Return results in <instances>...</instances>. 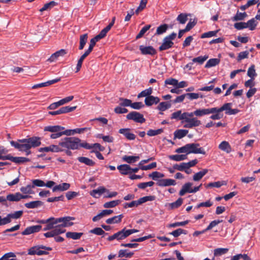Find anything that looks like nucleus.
Masks as SVG:
<instances>
[{"instance_id":"nucleus-1","label":"nucleus","mask_w":260,"mask_h":260,"mask_svg":"<svg viewBox=\"0 0 260 260\" xmlns=\"http://www.w3.org/2000/svg\"><path fill=\"white\" fill-rule=\"evenodd\" d=\"M41 138L38 137H32L23 139H18L17 141H10V144L19 151L24 152L26 155L31 153L30 149L31 148L39 147L41 144Z\"/></svg>"},{"instance_id":"nucleus-2","label":"nucleus","mask_w":260,"mask_h":260,"mask_svg":"<svg viewBox=\"0 0 260 260\" xmlns=\"http://www.w3.org/2000/svg\"><path fill=\"white\" fill-rule=\"evenodd\" d=\"M59 145L62 149L77 150L80 148H89L88 143L75 137H66L59 142Z\"/></svg>"},{"instance_id":"nucleus-3","label":"nucleus","mask_w":260,"mask_h":260,"mask_svg":"<svg viewBox=\"0 0 260 260\" xmlns=\"http://www.w3.org/2000/svg\"><path fill=\"white\" fill-rule=\"evenodd\" d=\"M194 114H195V116L198 117H202L212 114L210 118L212 120H219L221 119L223 116L222 113H219L218 107L198 109L195 110Z\"/></svg>"},{"instance_id":"nucleus-4","label":"nucleus","mask_w":260,"mask_h":260,"mask_svg":"<svg viewBox=\"0 0 260 260\" xmlns=\"http://www.w3.org/2000/svg\"><path fill=\"white\" fill-rule=\"evenodd\" d=\"M52 248L50 247H47L43 245H38L33 246L28 250V254L29 255H47L49 252L47 251H51Z\"/></svg>"},{"instance_id":"nucleus-5","label":"nucleus","mask_w":260,"mask_h":260,"mask_svg":"<svg viewBox=\"0 0 260 260\" xmlns=\"http://www.w3.org/2000/svg\"><path fill=\"white\" fill-rule=\"evenodd\" d=\"M155 200V196H144L137 201H133L130 203H125L124 205L125 208L137 207L147 201H151Z\"/></svg>"},{"instance_id":"nucleus-6","label":"nucleus","mask_w":260,"mask_h":260,"mask_svg":"<svg viewBox=\"0 0 260 260\" xmlns=\"http://www.w3.org/2000/svg\"><path fill=\"white\" fill-rule=\"evenodd\" d=\"M75 219L74 217L72 216H64L59 218H56L55 219V222L57 224L59 223L60 226L63 228L69 227L74 225V222L72 220Z\"/></svg>"},{"instance_id":"nucleus-7","label":"nucleus","mask_w":260,"mask_h":260,"mask_svg":"<svg viewBox=\"0 0 260 260\" xmlns=\"http://www.w3.org/2000/svg\"><path fill=\"white\" fill-rule=\"evenodd\" d=\"M192 185L193 184L190 182H187L184 184L182 186L181 189L180 190L179 195H184V194L187 193H195L198 190H199L200 188L202 186L201 184L199 186L192 187Z\"/></svg>"},{"instance_id":"nucleus-8","label":"nucleus","mask_w":260,"mask_h":260,"mask_svg":"<svg viewBox=\"0 0 260 260\" xmlns=\"http://www.w3.org/2000/svg\"><path fill=\"white\" fill-rule=\"evenodd\" d=\"M232 103H227L223 104L221 107L219 108V113H221L223 111H225V113L227 115H235L240 112L238 109H232L231 106Z\"/></svg>"},{"instance_id":"nucleus-9","label":"nucleus","mask_w":260,"mask_h":260,"mask_svg":"<svg viewBox=\"0 0 260 260\" xmlns=\"http://www.w3.org/2000/svg\"><path fill=\"white\" fill-rule=\"evenodd\" d=\"M126 118L128 120H133L136 122L142 123L145 121L143 115L136 111L129 112L126 115Z\"/></svg>"},{"instance_id":"nucleus-10","label":"nucleus","mask_w":260,"mask_h":260,"mask_svg":"<svg viewBox=\"0 0 260 260\" xmlns=\"http://www.w3.org/2000/svg\"><path fill=\"white\" fill-rule=\"evenodd\" d=\"M76 108L77 106L71 107L70 106H67L65 107H62L56 111H50L48 112V113L49 114L51 115H59L72 112L75 110L76 109Z\"/></svg>"},{"instance_id":"nucleus-11","label":"nucleus","mask_w":260,"mask_h":260,"mask_svg":"<svg viewBox=\"0 0 260 260\" xmlns=\"http://www.w3.org/2000/svg\"><path fill=\"white\" fill-rule=\"evenodd\" d=\"M189 153L194 154H205L206 152L202 147H200L199 143H189L188 144Z\"/></svg>"},{"instance_id":"nucleus-12","label":"nucleus","mask_w":260,"mask_h":260,"mask_svg":"<svg viewBox=\"0 0 260 260\" xmlns=\"http://www.w3.org/2000/svg\"><path fill=\"white\" fill-rule=\"evenodd\" d=\"M40 152H59L64 151V149L61 148V146L59 145H51L48 147L40 148L39 149Z\"/></svg>"},{"instance_id":"nucleus-13","label":"nucleus","mask_w":260,"mask_h":260,"mask_svg":"<svg viewBox=\"0 0 260 260\" xmlns=\"http://www.w3.org/2000/svg\"><path fill=\"white\" fill-rule=\"evenodd\" d=\"M139 49L143 55H154L156 54V50L151 46H144L140 45Z\"/></svg>"},{"instance_id":"nucleus-14","label":"nucleus","mask_w":260,"mask_h":260,"mask_svg":"<svg viewBox=\"0 0 260 260\" xmlns=\"http://www.w3.org/2000/svg\"><path fill=\"white\" fill-rule=\"evenodd\" d=\"M6 160H10L11 161L18 164L30 161V159L28 158L24 157H14L10 154L6 155Z\"/></svg>"},{"instance_id":"nucleus-15","label":"nucleus","mask_w":260,"mask_h":260,"mask_svg":"<svg viewBox=\"0 0 260 260\" xmlns=\"http://www.w3.org/2000/svg\"><path fill=\"white\" fill-rule=\"evenodd\" d=\"M42 226L40 225H32L26 228L22 233V235H28L40 231Z\"/></svg>"},{"instance_id":"nucleus-16","label":"nucleus","mask_w":260,"mask_h":260,"mask_svg":"<svg viewBox=\"0 0 260 260\" xmlns=\"http://www.w3.org/2000/svg\"><path fill=\"white\" fill-rule=\"evenodd\" d=\"M201 124V121L198 120L197 118L193 117L190 119H188L187 121L184 125L183 127L185 128H191L193 127L199 126Z\"/></svg>"},{"instance_id":"nucleus-17","label":"nucleus","mask_w":260,"mask_h":260,"mask_svg":"<svg viewBox=\"0 0 260 260\" xmlns=\"http://www.w3.org/2000/svg\"><path fill=\"white\" fill-rule=\"evenodd\" d=\"M174 43L173 41H170L166 37L162 40L161 45L159 47L158 49L160 51L168 50L173 47Z\"/></svg>"},{"instance_id":"nucleus-18","label":"nucleus","mask_w":260,"mask_h":260,"mask_svg":"<svg viewBox=\"0 0 260 260\" xmlns=\"http://www.w3.org/2000/svg\"><path fill=\"white\" fill-rule=\"evenodd\" d=\"M107 193L108 195H117V193L115 191L110 192L109 191L103 186H100L96 189H93L90 192V195H94L99 193V194Z\"/></svg>"},{"instance_id":"nucleus-19","label":"nucleus","mask_w":260,"mask_h":260,"mask_svg":"<svg viewBox=\"0 0 260 260\" xmlns=\"http://www.w3.org/2000/svg\"><path fill=\"white\" fill-rule=\"evenodd\" d=\"M159 101H160V99L158 97L151 95V96H147L146 98H145L144 102H145V104L147 106L150 107L154 104H155V105L157 104L158 103H159Z\"/></svg>"},{"instance_id":"nucleus-20","label":"nucleus","mask_w":260,"mask_h":260,"mask_svg":"<svg viewBox=\"0 0 260 260\" xmlns=\"http://www.w3.org/2000/svg\"><path fill=\"white\" fill-rule=\"evenodd\" d=\"M64 127L60 125H48L44 128V132H49L52 133H57L64 129Z\"/></svg>"},{"instance_id":"nucleus-21","label":"nucleus","mask_w":260,"mask_h":260,"mask_svg":"<svg viewBox=\"0 0 260 260\" xmlns=\"http://www.w3.org/2000/svg\"><path fill=\"white\" fill-rule=\"evenodd\" d=\"M129 128H121L119 130V133L123 135L128 140H134L136 139L135 134L130 133Z\"/></svg>"},{"instance_id":"nucleus-22","label":"nucleus","mask_w":260,"mask_h":260,"mask_svg":"<svg viewBox=\"0 0 260 260\" xmlns=\"http://www.w3.org/2000/svg\"><path fill=\"white\" fill-rule=\"evenodd\" d=\"M156 184L159 186H167L176 184L175 180L171 179H162L158 180Z\"/></svg>"},{"instance_id":"nucleus-23","label":"nucleus","mask_w":260,"mask_h":260,"mask_svg":"<svg viewBox=\"0 0 260 260\" xmlns=\"http://www.w3.org/2000/svg\"><path fill=\"white\" fill-rule=\"evenodd\" d=\"M67 53L66 50L65 49H60L54 53L52 54L51 56L48 59V61L49 62H53L59 56H63L65 54Z\"/></svg>"},{"instance_id":"nucleus-24","label":"nucleus","mask_w":260,"mask_h":260,"mask_svg":"<svg viewBox=\"0 0 260 260\" xmlns=\"http://www.w3.org/2000/svg\"><path fill=\"white\" fill-rule=\"evenodd\" d=\"M23 214V211L21 210L15 211L13 213L8 214L6 217H4L5 219H7L8 220V222L7 223H9L11 221V218L13 219H18L20 218Z\"/></svg>"},{"instance_id":"nucleus-25","label":"nucleus","mask_w":260,"mask_h":260,"mask_svg":"<svg viewBox=\"0 0 260 260\" xmlns=\"http://www.w3.org/2000/svg\"><path fill=\"white\" fill-rule=\"evenodd\" d=\"M125 239V237L124 235V234L123 233V231L122 230H120L118 231V232L115 233L112 236H109L107 240L109 241H113L115 239H116L118 241L124 240Z\"/></svg>"},{"instance_id":"nucleus-26","label":"nucleus","mask_w":260,"mask_h":260,"mask_svg":"<svg viewBox=\"0 0 260 260\" xmlns=\"http://www.w3.org/2000/svg\"><path fill=\"white\" fill-rule=\"evenodd\" d=\"M117 169L122 175H127L131 174L132 168L127 164L119 165L117 167Z\"/></svg>"},{"instance_id":"nucleus-27","label":"nucleus","mask_w":260,"mask_h":260,"mask_svg":"<svg viewBox=\"0 0 260 260\" xmlns=\"http://www.w3.org/2000/svg\"><path fill=\"white\" fill-rule=\"evenodd\" d=\"M43 205V203L41 201H31L24 204L25 206L28 209L37 208L42 206Z\"/></svg>"},{"instance_id":"nucleus-28","label":"nucleus","mask_w":260,"mask_h":260,"mask_svg":"<svg viewBox=\"0 0 260 260\" xmlns=\"http://www.w3.org/2000/svg\"><path fill=\"white\" fill-rule=\"evenodd\" d=\"M70 184L67 183H63L53 187L52 190L53 192L62 191L66 190L69 188Z\"/></svg>"},{"instance_id":"nucleus-29","label":"nucleus","mask_w":260,"mask_h":260,"mask_svg":"<svg viewBox=\"0 0 260 260\" xmlns=\"http://www.w3.org/2000/svg\"><path fill=\"white\" fill-rule=\"evenodd\" d=\"M83 235V233H78L75 232H68L66 233V236L67 238L73 240H79Z\"/></svg>"},{"instance_id":"nucleus-30","label":"nucleus","mask_w":260,"mask_h":260,"mask_svg":"<svg viewBox=\"0 0 260 260\" xmlns=\"http://www.w3.org/2000/svg\"><path fill=\"white\" fill-rule=\"evenodd\" d=\"M123 217V214H120L118 216H115L112 218L107 219L106 221V222L107 224L118 223L121 221V219Z\"/></svg>"},{"instance_id":"nucleus-31","label":"nucleus","mask_w":260,"mask_h":260,"mask_svg":"<svg viewBox=\"0 0 260 260\" xmlns=\"http://www.w3.org/2000/svg\"><path fill=\"white\" fill-rule=\"evenodd\" d=\"M218 148L220 150L224 151L228 153H230L232 150L231 147L230 145L229 144V142L225 141H222L219 145Z\"/></svg>"},{"instance_id":"nucleus-32","label":"nucleus","mask_w":260,"mask_h":260,"mask_svg":"<svg viewBox=\"0 0 260 260\" xmlns=\"http://www.w3.org/2000/svg\"><path fill=\"white\" fill-rule=\"evenodd\" d=\"M208 172V170L205 169L196 173L193 176V180L195 181L200 180Z\"/></svg>"},{"instance_id":"nucleus-33","label":"nucleus","mask_w":260,"mask_h":260,"mask_svg":"<svg viewBox=\"0 0 260 260\" xmlns=\"http://www.w3.org/2000/svg\"><path fill=\"white\" fill-rule=\"evenodd\" d=\"M171 107V104L169 102H163L160 103L157 106L156 109L160 111H164Z\"/></svg>"},{"instance_id":"nucleus-34","label":"nucleus","mask_w":260,"mask_h":260,"mask_svg":"<svg viewBox=\"0 0 260 260\" xmlns=\"http://www.w3.org/2000/svg\"><path fill=\"white\" fill-rule=\"evenodd\" d=\"M188 133L187 129H178L175 131L174 138L180 139L185 137Z\"/></svg>"},{"instance_id":"nucleus-35","label":"nucleus","mask_w":260,"mask_h":260,"mask_svg":"<svg viewBox=\"0 0 260 260\" xmlns=\"http://www.w3.org/2000/svg\"><path fill=\"white\" fill-rule=\"evenodd\" d=\"M78 160L79 162L83 163L88 166H93L95 165V162L92 160L86 157H79Z\"/></svg>"},{"instance_id":"nucleus-36","label":"nucleus","mask_w":260,"mask_h":260,"mask_svg":"<svg viewBox=\"0 0 260 260\" xmlns=\"http://www.w3.org/2000/svg\"><path fill=\"white\" fill-rule=\"evenodd\" d=\"M70 134L69 131H66V130L64 131H61L59 132H56L54 133H52L50 135V138L52 139H55L58 138H60L63 135H66L68 136H69V135Z\"/></svg>"},{"instance_id":"nucleus-37","label":"nucleus","mask_w":260,"mask_h":260,"mask_svg":"<svg viewBox=\"0 0 260 260\" xmlns=\"http://www.w3.org/2000/svg\"><path fill=\"white\" fill-rule=\"evenodd\" d=\"M140 158L139 156H128L124 155L122 157V160L127 163L132 164L136 162Z\"/></svg>"},{"instance_id":"nucleus-38","label":"nucleus","mask_w":260,"mask_h":260,"mask_svg":"<svg viewBox=\"0 0 260 260\" xmlns=\"http://www.w3.org/2000/svg\"><path fill=\"white\" fill-rule=\"evenodd\" d=\"M58 3L55 1H51L49 3L45 4L44 6L40 10V12L48 11L54 7L57 6Z\"/></svg>"},{"instance_id":"nucleus-39","label":"nucleus","mask_w":260,"mask_h":260,"mask_svg":"<svg viewBox=\"0 0 260 260\" xmlns=\"http://www.w3.org/2000/svg\"><path fill=\"white\" fill-rule=\"evenodd\" d=\"M226 182L225 181H218L217 182H210L206 185L207 188L209 187H216L219 188L221 186L226 185Z\"/></svg>"},{"instance_id":"nucleus-40","label":"nucleus","mask_w":260,"mask_h":260,"mask_svg":"<svg viewBox=\"0 0 260 260\" xmlns=\"http://www.w3.org/2000/svg\"><path fill=\"white\" fill-rule=\"evenodd\" d=\"M87 34H85L80 36V45L79 46V50H82L84 48L86 43H87Z\"/></svg>"},{"instance_id":"nucleus-41","label":"nucleus","mask_w":260,"mask_h":260,"mask_svg":"<svg viewBox=\"0 0 260 260\" xmlns=\"http://www.w3.org/2000/svg\"><path fill=\"white\" fill-rule=\"evenodd\" d=\"M220 59L218 58H211L210 59L206 62L205 67L206 68H209L212 67H214L219 64Z\"/></svg>"},{"instance_id":"nucleus-42","label":"nucleus","mask_w":260,"mask_h":260,"mask_svg":"<svg viewBox=\"0 0 260 260\" xmlns=\"http://www.w3.org/2000/svg\"><path fill=\"white\" fill-rule=\"evenodd\" d=\"M168 25L167 24L160 25L157 28L155 35H160L163 34L164 33L166 32V31L168 29Z\"/></svg>"},{"instance_id":"nucleus-43","label":"nucleus","mask_w":260,"mask_h":260,"mask_svg":"<svg viewBox=\"0 0 260 260\" xmlns=\"http://www.w3.org/2000/svg\"><path fill=\"white\" fill-rule=\"evenodd\" d=\"M153 92V89L152 87H149L146 89L142 91L138 95V98H140L141 97H147L151 96Z\"/></svg>"},{"instance_id":"nucleus-44","label":"nucleus","mask_w":260,"mask_h":260,"mask_svg":"<svg viewBox=\"0 0 260 260\" xmlns=\"http://www.w3.org/2000/svg\"><path fill=\"white\" fill-rule=\"evenodd\" d=\"M169 157L171 160L179 161L186 159L187 156L186 154H176L170 155Z\"/></svg>"},{"instance_id":"nucleus-45","label":"nucleus","mask_w":260,"mask_h":260,"mask_svg":"<svg viewBox=\"0 0 260 260\" xmlns=\"http://www.w3.org/2000/svg\"><path fill=\"white\" fill-rule=\"evenodd\" d=\"M121 201L119 200H114L104 203L103 206L105 208H113L120 203Z\"/></svg>"},{"instance_id":"nucleus-46","label":"nucleus","mask_w":260,"mask_h":260,"mask_svg":"<svg viewBox=\"0 0 260 260\" xmlns=\"http://www.w3.org/2000/svg\"><path fill=\"white\" fill-rule=\"evenodd\" d=\"M89 233L91 234H93L98 236L101 235H107L108 234L106 233L102 228H95L89 231Z\"/></svg>"},{"instance_id":"nucleus-47","label":"nucleus","mask_w":260,"mask_h":260,"mask_svg":"<svg viewBox=\"0 0 260 260\" xmlns=\"http://www.w3.org/2000/svg\"><path fill=\"white\" fill-rule=\"evenodd\" d=\"M247 16V15L246 12L241 13L238 11L236 14L233 17V20L236 21L243 20Z\"/></svg>"},{"instance_id":"nucleus-48","label":"nucleus","mask_w":260,"mask_h":260,"mask_svg":"<svg viewBox=\"0 0 260 260\" xmlns=\"http://www.w3.org/2000/svg\"><path fill=\"white\" fill-rule=\"evenodd\" d=\"M55 236H58L59 235L64 233L66 232V230L63 229V227L60 226L59 223L57 225H54L53 229Z\"/></svg>"},{"instance_id":"nucleus-49","label":"nucleus","mask_w":260,"mask_h":260,"mask_svg":"<svg viewBox=\"0 0 260 260\" xmlns=\"http://www.w3.org/2000/svg\"><path fill=\"white\" fill-rule=\"evenodd\" d=\"M28 197H31V196H7L6 201L18 202L22 199H26Z\"/></svg>"},{"instance_id":"nucleus-50","label":"nucleus","mask_w":260,"mask_h":260,"mask_svg":"<svg viewBox=\"0 0 260 260\" xmlns=\"http://www.w3.org/2000/svg\"><path fill=\"white\" fill-rule=\"evenodd\" d=\"M255 19H256L255 18H253L246 22V25H247V28L248 27L251 30H254L257 25V23Z\"/></svg>"},{"instance_id":"nucleus-51","label":"nucleus","mask_w":260,"mask_h":260,"mask_svg":"<svg viewBox=\"0 0 260 260\" xmlns=\"http://www.w3.org/2000/svg\"><path fill=\"white\" fill-rule=\"evenodd\" d=\"M163 132L164 129L162 128L157 129H150L147 131V135L150 137H152L161 134Z\"/></svg>"},{"instance_id":"nucleus-52","label":"nucleus","mask_w":260,"mask_h":260,"mask_svg":"<svg viewBox=\"0 0 260 260\" xmlns=\"http://www.w3.org/2000/svg\"><path fill=\"white\" fill-rule=\"evenodd\" d=\"M170 235L173 236L174 237H178L181 234H187V231L182 229H178L169 233Z\"/></svg>"},{"instance_id":"nucleus-53","label":"nucleus","mask_w":260,"mask_h":260,"mask_svg":"<svg viewBox=\"0 0 260 260\" xmlns=\"http://www.w3.org/2000/svg\"><path fill=\"white\" fill-rule=\"evenodd\" d=\"M175 152L178 153H185L186 155L188 154H190L188 144H186L184 146L177 148Z\"/></svg>"},{"instance_id":"nucleus-54","label":"nucleus","mask_w":260,"mask_h":260,"mask_svg":"<svg viewBox=\"0 0 260 260\" xmlns=\"http://www.w3.org/2000/svg\"><path fill=\"white\" fill-rule=\"evenodd\" d=\"M51 220L49 222L47 223V224L43 229V231H46L53 229L54 225L57 224L56 223H54L55 218L51 217Z\"/></svg>"},{"instance_id":"nucleus-55","label":"nucleus","mask_w":260,"mask_h":260,"mask_svg":"<svg viewBox=\"0 0 260 260\" xmlns=\"http://www.w3.org/2000/svg\"><path fill=\"white\" fill-rule=\"evenodd\" d=\"M247 76L250 78L254 79V77L256 76V73L255 70V66L252 64L248 69Z\"/></svg>"},{"instance_id":"nucleus-56","label":"nucleus","mask_w":260,"mask_h":260,"mask_svg":"<svg viewBox=\"0 0 260 260\" xmlns=\"http://www.w3.org/2000/svg\"><path fill=\"white\" fill-rule=\"evenodd\" d=\"M182 202L183 199L180 198L176 201L169 204V207L172 209L178 208L182 205Z\"/></svg>"},{"instance_id":"nucleus-57","label":"nucleus","mask_w":260,"mask_h":260,"mask_svg":"<svg viewBox=\"0 0 260 260\" xmlns=\"http://www.w3.org/2000/svg\"><path fill=\"white\" fill-rule=\"evenodd\" d=\"M229 251V249L224 248H218L214 249V255L215 256H220L225 254Z\"/></svg>"},{"instance_id":"nucleus-58","label":"nucleus","mask_w":260,"mask_h":260,"mask_svg":"<svg viewBox=\"0 0 260 260\" xmlns=\"http://www.w3.org/2000/svg\"><path fill=\"white\" fill-rule=\"evenodd\" d=\"M176 20L180 24H184L187 20V15L184 13H181L177 16Z\"/></svg>"},{"instance_id":"nucleus-59","label":"nucleus","mask_w":260,"mask_h":260,"mask_svg":"<svg viewBox=\"0 0 260 260\" xmlns=\"http://www.w3.org/2000/svg\"><path fill=\"white\" fill-rule=\"evenodd\" d=\"M149 177L152 178L153 180H156L158 178L164 177V175L159 172L155 171L149 174Z\"/></svg>"},{"instance_id":"nucleus-60","label":"nucleus","mask_w":260,"mask_h":260,"mask_svg":"<svg viewBox=\"0 0 260 260\" xmlns=\"http://www.w3.org/2000/svg\"><path fill=\"white\" fill-rule=\"evenodd\" d=\"M185 94L186 98L188 99L189 100L198 99L199 97L201 98L203 97L202 94L197 93H187Z\"/></svg>"},{"instance_id":"nucleus-61","label":"nucleus","mask_w":260,"mask_h":260,"mask_svg":"<svg viewBox=\"0 0 260 260\" xmlns=\"http://www.w3.org/2000/svg\"><path fill=\"white\" fill-rule=\"evenodd\" d=\"M218 30L209 31L206 32H204L201 36V38L204 39L206 38H210L212 37L216 36Z\"/></svg>"},{"instance_id":"nucleus-62","label":"nucleus","mask_w":260,"mask_h":260,"mask_svg":"<svg viewBox=\"0 0 260 260\" xmlns=\"http://www.w3.org/2000/svg\"><path fill=\"white\" fill-rule=\"evenodd\" d=\"M208 58V56L207 55H205L204 56H200L193 58L192 61L193 62H198L200 64H202L204 61L207 59Z\"/></svg>"},{"instance_id":"nucleus-63","label":"nucleus","mask_w":260,"mask_h":260,"mask_svg":"<svg viewBox=\"0 0 260 260\" xmlns=\"http://www.w3.org/2000/svg\"><path fill=\"white\" fill-rule=\"evenodd\" d=\"M173 169L180 171H185L186 169H188L186 162H182L180 165L175 164L173 166Z\"/></svg>"},{"instance_id":"nucleus-64","label":"nucleus","mask_w":260,"mask_h":260,"mask_svg":"<svg viewBox=\"0 0 260 260\" xmlns=\"http://www.w3.org/2000/svg\"><path fill=\"white\" fill-rule=\"evenodd\" d=\"M16 257L15 254L12 252H10L5 254L1 258L0 260H17L16 258H11L10 257Z\"/></svg>"}]
</instances>
